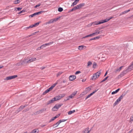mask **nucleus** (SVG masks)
Returning a JSON list of instances; mask_svg holds the SVG:
<instances>
[{"mask_svg":"<svg viewBox=\"0 0 133 133\" xmlns=\"http://www.w3.org/2000/svg\"><path fill=\"white\" fill-rule=\"evenodd\" d=\"M65 95L63 94H60L55 97L56 101L61 99Z\"/></svg>","mask_w":133,"mask_h":133,"instance_id":"obj_7","label":"nucleus"},{"mask_svg":"<svg viewBox=\"0 0 133 133\" xmlns=\"http://www.w3.org/2000/svg\"><path fill=\"white\" fill-rule=\"evenodd\" d=\"M101 36H98L95 37L93 38H91L90 39L89 41H91L92 40H95L96 39H98L100 38Z\"/></svg>","mask_w":133,"mask_h":133,"instance_id":"obj_20","label":"nucleus"},{"mask_svg":"<svg viewBox=\"0 0 133 133\" xmlns=\"http://www.w3.org/2000/svg\"><path fill=\"white\" fill-rule=\"evenodd\" d=\"M101 70L93 74L92 77V79L93 80H94L96 79V78H98L101 74Z\"/></svg>","mask_w":133,"mask_h":133,"instance_id":"obj_1","label":"nucleus"},{"mask_svg":"<svg viewBox=\"0 0 133 133\" xmlns=\"http://www.w3.org/2000/svg\"><path fill=\"white\" fill-rule=\"evenodd\" d=\"M52 89L51 88V87L49 88L47 90H46L43 93V95H45L47 93L49 92V91H51Z\"/></svg>","mask_w":133,"mask_h":133,"instance_id":"obj_10","label":"nucleus"},{"mask_svg":"<svg viewBox=\"0 0 133 133\" xmlns=\"http://www.w3.org/2000/svg\"><path fill=\"white\" fill-rule=\"evenodd\" d=\"M32 36V35L31 34L30 35H29L27 36L26 37L27 38H28V37H30V36Z\"/></svg>","mask_w":133,"mask_h":133,"instance_id":"obj_62","label":"nucleus"},{"mask_svg":"<svg viewBox=\"0 0 133 133\" xmlns=\"http://www.w3.org/2000/svg\"><path fill=\"white\" fill-rule=\"evenodd\" d=\"M92 63L91 61H89L88 63V65L87 66V68H88L92 64Z\"/></svg>","mask_w":133,"mask_h":133,"instance_id":"obj_28","label":"nucleus"},{"mask_svg":"<svg viewBox=\"0 0 133 133\" xmlns=\"http://www.w3.org/2000/svg\"><path fill=\"white\" fill-rule=\"evenodd\" d=\"M60 123L59 122V121L57 123H56L55 124H54L53 125V126H54L55 125H56L55 127H54V128H56L60 124Z\"/></svg>","mask_w":133,"mask_h":133,"instance_id":"obj_31","label":"nucleus"},{"mask_svg":"<svg viewBox=\"0 0 133 133\" xmlns=\"http://www.w3.org/2000/svg\"><path fill=\"white\" fill-rule=\"evenodd\" d=\"M16 65L17 66H19L22 65H23L22 60H21L20 62L17 63Z\"/></svg>","mask_w":133,"mask_h":133,"instance_id":"obj_23","label":"nucleus"},{"mask_svg":"<svg viewBox=\"0 0 133 133\" xmlns=\"http://www.w3.org/2000/svg\"><path fill=\"white\" fill-rule=\"evenodd\" d=\"M53 43H54V42L52 41V42H49L48 43L45 44H44V45H45L46 46L47 45H50L51 44H53Z\"/></svg>","mask_w":133,"mask_h":133,"instance_id":"obj_33","label":"nucleus"},{"mask_svg":"<svg viewBox=\"0 0 133 133\" xmlns=\"http://www.w3.org/2000/svg\"><path fill=\"white\" fill-rule=\"evenodd\" d=\"M29 28H32L34 27L33 26V25H31L30 26H29Z\"/></svg>","mask_w":133,"mask_h":133,"instance_id":"obj_60","label":"nucleus"},{"mask_svg":"<svg viewBox=\"0 0 133 133\" xmlns=\"http://www.w3.org/2000/svg\"><path fill=\"white\" fill-rule=\"evenodd\" d=\"M62 105V104H56L54 107V109H56L57 110L58 108L60 107Z\"/></svg>","mask_w":133,"mask_h":133,"instance_id":"obj_15","label":"nucleus"},{"mask_svg":"<svg viewBox=\"0 0 133 133\" xmlns=\"http://www.w3.org/2000/svg\"><path fill=\"white\" fill-rule=\"evenodd\" d=\"M25 11V10H22L20 12H19L18 13V14H20L23 13V12H24Z\"/></svg>","mask_w":133,"mask_h":133,"instance_id":"obj_47","label":"nucleus"},{"mask_svg":"<svg viewBox=\"0 0 133 133\" xmlns=\"http://www.w3.org/2000/svg\"><path fill=\"white\" fill-rule=\"evenodd\" d=\"M25 107V106H23L22 105L20 106L19 108L17 110V111H18L17 112H18L22 110Z\"/></svg>","mask_w":133,"mask_h":133,"instance_id":"obj_16","label":"nucleus"},{"mask_svg":"<svg viewBox=\"0 0 133 133\" xmlns=\"http://www.w3.org/2000/svg\"><path fill=\"white\" fill-rule=\"evenodd\" d=\"M45 47V45H44V44L40 46V48H41V49H43Z\"/></svg>","mask_w":133,"mask_h":133,"instance_id":"obj_45","label":"nucleus"},{"mask_svg":"<svg viewBox=\"0 0 133 133\" xmlns=\"http://www.w3.org/2000/svg\"><path fill=\"white\" fill-rule=\"evenodd\" d=\"M79 9L78 7H77V5L75 6L74 8H72V10H74V11L76 10L77 9Z\"/></svg>","mask_w":133,"mask_h":133,"instance_id":"obj_42","label":"nucleus"},{"mask_svg":"<svg viewBox=\"0 0 133 133\" xmlns=\"http://www.w3.org/2000/svg\"><path fill=\"white\" fill-rule=\"evenodd\" d=\"M57 82L56 81V82L54 84L52 85L51 87V88L53 89V88L56 86V85L57 84Z\"/></svg>","mask_w":133,"mask_h":133,"instance_id":"obj_35","label":"nucleus"},{"mask_svg":"<svg viewBox=\"0 0 133 133\" xmlns=\"http://www.w3.org/2000/svg\"><path fill=\"white\" fill-rule=\"evenodd\" d=\"M124 75L121 72L119 75L118 76L119 78H120L123 77Z\"/></svg>","mask_w":133,"mask_h":133,"instance_id":"obj_36","label":"nucleus"},{"mask_svg":"<svg viewBox=\"0 0 133 133\" xmlns=\"http://www.w3.org/2000/svg\"><path fill=\"white\" fill-rule=\"evenodd\" d=\"M16 9L17 10L20 11L22 9V8H20L19 7L15 8V9Z\"/></svg>","mask_w":133,"mask_h":133,"instance_id":"obj_49","label":"nucleus"},{"mask_svg":"<svg viewBox=\"0 0 133 133\" xmlns=\"http://www.w3.org/2000/svg\"><path fill=\"white\" fill-rule=\"evenodd\" d=\"M20 0H16L14 1V3L15 4H17L20 3Z\"/></svg>","mask_w":133,"mask_h":133,"instance_id":"obj_25","label":"nucleus"},{"mask_svg":"<svg viewBox=\"0 0 133 133\" xmlns=\"http://www.w3.org/2000/svg\"><path fill=\"white\" fill-rule=\"evenodd\" d=\"M61 74H62V73L61 72H58V74L57 75V76H58L60 75Z\"/></svg>","mask_w":133,"mask_h":133,"instance_id":"obj_56","label":"nucleus"},{"mask_svg":"<svg viewBox=\"0 0 133 133\" xmlns=\"http://www.w3.org/2000/svg\"><path fill=\"white\" fill-rule=\"evenodd\" d=\"M118 103V102H117V101H116L114 103V106H115Z\"/></svg>","mask_w":133,"mask_h":133,"instance_id":"obj_50","label":"nucleus"},{"mask_svg":"<svg viewBox=\"0 0 133 133\" xmlns=\"http://www.w3.org/2000/svg\"><path fill=\"white\" fill-rule=\"evenodd\" d=\"M97 31V30H95V31H96V32H97V34H99L100 33V32L99 31Z\"/></svg>","mask_w":133,"mask_h":133,"instance_id":"obj_55","label":"nucleus"},{"mask_svg":"<svg viewBox=\"0 0 133 133\" xmlns=\"http://www.w3.org/2000/svg\"><path fill=\"white\" fill-rule=\"evenodd\" d=\"M128 71L127 70V69L125 70H124L122 72L124 74V75H125L127 73Z\"/></svg>","mask_w":133,"mask_h":133,"instance_id":"obj_41","label":"nucleus"},{"mask_svg":"<svg viewBox=\"0 0 133 133\" xmlns=\"http://www.w3.org/2000/svg\"><path fill=\"white\" fill-rule=\"evenodd\" d=\"M96 63H94L93 64V68H95L96 66Z\"/></svg>","mask_w":133,"mask_h":133,"instance_id":"obj_48","label":"nucleus"},{"mask_svg":"<svg viewBox=\"0 0 133 133\" xmlns=\"http://www.w3.org/2000/svg\"><path fill=\"white\" fill-rule=\"evenodd\" d=\"M22 61L23 65H25L27 64L30 63L29 57L25 58Z\"/></svg>","mask_w":133,"mask_h":133,"instance_id":"obj_5","label":"nucleus"},{"mask_svg":"<svg viewBox=\"0 0 133 133\" xmlns=\"http://www.w3.org/2000/svg\"><path fill=\"white\" fill-rule=\"evenodd\" d=\"M96 34H97V32H96V31H95V32H94L93 33H92V34L89 35H87L85 36V37H83V38H85L86 37H91V36H94V35Z\"/></svg>","mask_w":133,"mask_h":133,"instance_id":"obj_14","label":"nucleus"},{"mask_svg":"<svg viewBox=\"0 0 133 133\" xmlns=\"http://www.w3.org/2000/svg\"><path fill=\"white\" fill-rule=\"evenodd\" d=\"M84 3H81L77 5V7H78L79 9L82 7L83 6H84Z\"/></svg>","mask_w":133,"mask_h":133,"instance_id":"obj_18","label":"nucleus"},{"mask_svg":"<svg viewBox=\"0 0 133 133\" xmlns=\"http://www.w3.org/2000/svg\"><path fill=\"white\" fill-rule=\"evenodd\" d=\"M98 89L95 90L92 92L85 99H87L88 98L90 97L92 95L94 94H95L97 90Z\"/></svg>","mask_w":133,"mask_h":133,"instance_id":"obj_12","label":"nucleus"},{"mask_svg":"<svg viewBox=\"0 0 133 133\" xmlns=\"http://www.w3.org/2000/svg\"><path fill=\"white\" fill-rule=\"evenodd\" d=\"M99 22V21H98V22L96 21L95 22H92L91 23H90V24H89L88 25H89V26H91L92 24H93L94 25H97L98 24H96V22Z\"/></svg>","mask_w":133,"mask_h":133,"instance_id":"obj_29","label":"nucleus"},{"mask_svg":"<svg viewBox=\"0 0 133 133\" xmlns=\"http://www.w3.org/2000/svg\"><path fill=\"white\" fill-rule=\"evenodd\" d=\"M75 110H73L72 111H70L69 112H68V114L69 115H71L72 114V113L75 112Z\"/></svg>","mask_w":133,"mask_h":133,"instance_id":"obj_30","label":"nucleus"},{"mask_svg":"<svg viewBox=\"0 0 133 133\" xmlns=\"http://www.w3.org/2000/svg\"><path fill=\"white\" fill-rule=\"evenodd\" d=\"M17 77V75H14L12 76H9L6 77L5 79H4V80H8L12 79H14Z\"/></svg>","mask_w":133,"mask_h":133,"instance_id":"obj_6","label":"nucleus"},{"mask_svg":"<svg viewBox=\"0 0 133 133\" xmlns=\"http://www.w3.org/2000/svg\"><path fill=\"white\" fill-rule=\"evenodd\" d=\"M59 18H57L52 19L53 20V22H55L57 21V20L59 19Z\"/></svg>","mask_w":133,"mask_h":133,"instance_id":"obj_43","label":"nucleus"},{"mask_svg":"<svg viewBox=\"0 0 133 133\" xmlns=\"http://www.w3.org/2000/svg\"><path fill=\"white\" fill-rule=\"evenodd\" d=\"M76 78V77L75 75H70L69 76V79L70 81H73Z\"/></svg>","mask_w":133,"mask_h":133,"instance_id":"obj_11","label":"nucleus"},{"mask_svg":"<svg viewBox=\"0 0 133 133\" xmlns=\"http://www.w3.org/2000/svg\"><path fill=\"white\" fill-rule=\"evenodd\" d=\"M132 65L131 64V65L129 66L128 69H127L128 71H130L133 69V67Z\"/></svg>","mask_w":133,"mask_h":133,"instance_id":"obj_19","label":"nucleus"},{"mask_svg":"<svg viewBox=\"0 0 133 133\" xmlns=\"http://www.w3.org/2000/svg\"><path fill=\"white\" fill-rule=\"evenodd\" d=\"M113 18L112 17H110L109 19H107L106 18V19H105L104 20H101L100 21H99V22H96V24H100L102 23H105L106 22H107L109 21L110 19H111L112 18Z\"/></svg>","mask_w":133,"mask_h":133,"instance_id":"obj_2","label":"nucleus"},{"mask_svg":"<svg viewBox=\"0 0 133 133\" xmlns=\"http://www.w3.org/2000/svg\"><path fill=\"white\" fill-rule=\"evenodd\" d=\"M77 91H74V92L72 93L71 94L72 95L73 97L75 96L76 95V94L77 92Z\"/></svg>","mask_w":133,"mask_h":133,"instance_id":"obj_37","label":"nucleus"},{"mask_svg":"<svg viewBox=\"0 0 133 133\" xmlns=\"http://www.w3.org/2000/svg\"><path fill=\"white\" fill-rule=\"evenodd\" d=\"M46 68V67L45 66H42L41 68H40V69L41 70H43L44 69H45Z\"/></svg>","mask_w":133,"mask_h":133,"instance_id":"obj_53","label":"nucleus"},{"mask_svg":"<svg viewBox=\"0 0 133 133\" xmlns=\"http://www.w3.org/2000/svg\"><path fill=\"white\" fill-rule=\"evenodd\" d=\"M66 120H67V119H62V120L60 119L59 120V121L60 123H61L62 122H65V121H66Z\"/></svg>","mask_w":133,"mask_h":133,"instance_id":"obj_44","label":"nucleus"},{"mask_svg":"<svg viewBox=\"0 0 133 133\" xmlns=\"http://www.w3.org/2000/svg\"><path fill=\"white\" fill-rule=\"evenodd\" d=\"M39 132L38 129H35L33 130L31 133H38Z\"/></svg>","mask_w":133,"mask_h":133,"instance_id":"obj_22","label":"nucleus"},{"mask_svg":"<svg viewBox=\"0 0 133 133\" xmlns=\"http://www.w3.org/2000/svg\"><path fill=\"white\" fill-rule=\"evenodd\" d=\"M130 11V10H129V9L127 10H125V11H124V12H122L121 13V14H120V15H122L123 14H125L128 12L129 11Z\"/></svg>","mask_w":133,"mask_h":133,"instance_id":"obj_27","label":"nucleus"},{"mask_svg":"<svg viewBox=\"0 0 133 133\" xmlns=\"http://www.w3.org/2000/svg\"><path fill=\"white\" fill-rule=\"evenodd\" d=\"M79 0H76L72 4L71 6H73L75 5H76L78 2L79 1Z\"/></svg>","mask_w":133,"mask_h":133,"instance_id":"obj_17","label":"nucleus"},{"mask_svg":"<svg viewBox=\"0 0 133 133\" xmlns=\"http://www.w3.org/2000/svg\"><path fill=\"white\" fill-rule=\"evenodd\" d=\"M68 97L69 98H72L73 96L71 95L70 96H68Z\"/></svg>","mask_w":133,"mask_h":133,"instance_id":"obj_58","label":"nucleus"},{"mask_svg":"<svg viewBox=\"0 0 133 133\" xmlns=\"http://www.w3.org/2000/svg\"><path fill=\"white\" fill-rule=\"evenodd\" d=\"M120 90V89L119 88H118V89H117L115 91H114L112 92L111 93V94L112 95H113V94H115L117 93L119 91V90Z\"/></svg>","mask_w":133,"mask_h":133,"instance_id":"obj_24","label":"nucleus"},{"mask_svg":"<svg viewBox=\"0 0 133 133\" xmlns=\"http://www.w3.org/2000/svg\"><path fill=\"white\" fill-rule=\"evenodd\" d=\"M108 77H109L108 76H107V77H106L103 79L101 81L100 83H101L103 82H104L105 81V80H106L107 79Z\"/></svg>","mask_w":133,"mask_h":133,"instance_id":"obj_34","label":"nucleus"},{"mask_svg":"<svg viewBox=\"0 0 133 133\" xmlns=\"http://www.w3.org/2000/svg\"><path fill=\"white\" fill-rule=\"evenodd\" d=\"M56 101V98H55V97L54 98H52V99L51 100L48 101L47 103L46 104L47 105H48L51 103H54L55 101Z\"/></svg>","mask_w":133,"mask_h":133,"instance_id":"obj_8","label":"nucleus"},{"mask_svg":"<svg viewBox=\"0 0 133 133\" xmlns=\"http://www.w3.org/2000/svg\"><path fill=\"white\" fill-rule=\"evenodd\" d=\"M41 48H40V47H38V48H37V49H36V50H41Z\"/></svg>","mask_w":133,"mask_h":133,"instance_id":"obj_59","label":"nucleus"},{"mask_svg":"<svg viewBox=\"0 0 133 133\" xmlns=\"http://www.w3.org/2000/svg\"><path fill=\"white\" fill-rule=\"evenodd\" d=\"M55 119H54V117H53L50 121H49V123H50L52 121H53Z\"/></svg>","mask_w":133,"mask_h":133,"instance_id":"obj_46","label":"nucleus"},{"mask_svg":"<svg viewBox=\"0 0 133 133\" xmlns=\"http://www.w3.org/2000/svg\"><path fill=\"white\" fill-rule=\"evenodd\" d=\"M57 83H58L59 84H61L62 83V81H61V79H60L57 80Z\"/></svg>","mask_w":133,"mask_h":133,"instance_id":"obj_39","label":"nucleus"},{"mask_svg":"<svg viewBox=\"0 0 133 133\" xmlns=\"http://www.w3.org/2000/svg\"><path fill=\"white\" fill-rule=\"evenodd\" d=\"M46 125H41V127H44Z\"/></svg>","mask_w":133,"mask_h":133,"instance_id":"obj_63","label":"nucleus"},{"mask_svg":"<svg viewBox=\"0 0 133 133\" xmlns=\"http://www.w3.org/2000/svg\"><path fill=\"white\" fill-rule=\"evenodd\" d=\"M62 81V82H63V83H65L66 82V81L65 80H63V81Z\"/></svg>","mask_w":133,"mask_h":133,"instance_id":"obj_61","label":"nucleus"},{"mask_svg":"<svg viewBox=\"0 0 133 133\" xmlns=\"http://www.w3.org/2000/svg\"><path fill=\"white\" fill-rule=\"evenodd\" d=\"M130 119L132 121L133 120H132L133 119V117H131L130 118Z\"/></svg>","mask_w":133,"mask_h":133,"instance_id":"obj_64","label":"nucleus"},{"mask_svg":"<svg viewBox=\"0 0 133 133\" xmlns=\"http://www.w3.org/2000/svg\"><path fill=\"white\" fill-rule=\"evenodd\" d=\"M102 28H99L97 29L96 30H97V31H99L101 29H102Z\"/></svg>","mask_w":133,"mask_h":133,"instance_id":"obj_54","label":"nucleus"},{"mask_svg":"<svg viewBox=\"0 0 133 133\" xmlns=\"http://www.w3.org/2000/svg\"><path fill=\"white\" fill-rule=\"evenodd\" d=\"M44 11H40L38 12H35L31 15L29 16L30 18L36 15H38L43 12Z\"/></svg>","mask_w":133,"mask_h":133,"instance_id":"obj_4","label":"nucleus"},{"mask_svg":"<svg viewBox=\"0 0 133 133\" xmlns=\"http://www.w3.org/2000/svg\"><path fill=\"white\" fill-rule=\"evenodd\" d=\"M56 109H54V107L52 109V110L53 111H57V110H56Z\"/></svg>","mask_w":133,"mask_h":133,"instance_id":"obj_57","label":"nucleus"},{"mask_svg":"<svg viewBox=\"0 0 133 133\" xmlns=\"http://www.w3.org/2000/svg\"><path fill=\"white\" fill-rule=\"evenodd\" d=\"M63 9L61 7H59L58 8V10L59 12H61L63 11Z\"/></svg>","mask_w":133,"mask_h":133,"instance_id":"obj_38","label":"nucleus"},{"mask_svg":"<svg viewBox=\"0 0 133 133\" xmlns=\"http://www.w3.org/2000/svg\"><path fill=\"white\" fill-rule=\"evenodd\" d=\"M46 108H43L42 109L35 112L34 114L35 115H37L38 114H41L43 112L46 111Z\"/></svg>","mask_w":133,"mask_h":133,"instance_id":"obj_3","label":"nucleus"},{"mask_svg":"<svg viewBox=\"0 0 133 133\" xmlns=\"http://www.w3.org/2000/svg\"><path fill=\"white\" fill-rule=\"evenodd\" d=\"M125 94H123L117 100V102H119L121 101V99H122L123 98V97L125 95Z\"/></svg>","mask_w":133,"mask_h":133,"instance_id":"obj_9","label":"nucleus"},{"mask_svg":"<svg viewBox=\"0 0 133 133\" xmlns=\"http://www.w3.org/2000/svg\"><path fill=\"white\" fill-rule=\"evenodd\" d=\"M123 67V66H121L119 68H117V69L115 70V72H119L121 70L122 67Z\"/></svg>","mask_w":133,"mask_h":133,"instance_id":"obj_21","label":"nucleus"},{"mask_svg":"<svg viewBox=\"0 0 133 133\" xmlns=\"http://www.w3.org/2000/svg\"><path fill=\"white\" fill-rule=\"evenodd\" d=\"M41 22V21H39L38 22L34 24H33V26L34 27H35V26H37L39 24V23Z\"/></svg>","mask_w":133,"mask_h":133,"instance_id":"obj_26","label":"nucleus"},{"mask_svg":"<svg viewBox=\"0 0 133 133\" xmlns=\"http://www.w3.org/2000/svg\"><path fill=\"white\" fill-rule=\"evenodd\" d=\"M40 5H41L40 4H37V5H36L35 6H34V8H37V7L39 6Z\"/></svg>","mask_w":133,"mask_h":133,"instance_id":"obj_51","label":"nucleus"},{"mask_svg":"<svg viewBox=\"0 0 133 133\" xmlns=\"http://www.w3.org/2000/svg\"><path fill=\"white\" fill-rule=\"evenodd\" d=\"M54 22L52 19H50L48 22L46 23V24H50Z\"/></svg>","mask_w":133,"mask_h":133,"instance_id":"obj_40","label":"nucleus"},{"mask_svg":"<svg viewBox=\"0 0 133 133\" xmlns=\"http://www.w3.org/2000/svg\"><path fill=\"white\" fill-rule=\"evenodd\" d=\"M29 59L30 63L33 62L36 60V58L29 57Z\"/></svg>","mask_w":133,"mask_h":133,"instance_id":"obj_13","label":"nucleus"},{"mask_svg":"<svg viewBox=\"0 0 133 133\" xmlns=\"http://www.w3.org/2000/svg\"><path fill=\"white\" fill-rule=\"evenodd\" d=\"M84 47H85V46L83 45L79 46H78V49L80 50H82L83 49Z\"/></svg>","mask_w":133,"mask_h":133,"instance_id":"obj_32","label":"nucleus"},{"mask_svg":"<svg viewBox=\"0 0 133 133\" xmlns=\"http://www.w3.org/2000/svg\"><path fill=\"white\" fill-rule=\"evenodd\" d=\"M81 72L80 71H77L75 73V75H77L78 74H79L80 73H81Z\"/></svg>","mask_w":133,"mask_h":133,"instance_id":"obj_52","label":"nucleus"}]
</instances>
